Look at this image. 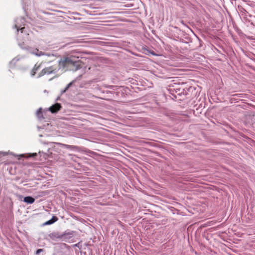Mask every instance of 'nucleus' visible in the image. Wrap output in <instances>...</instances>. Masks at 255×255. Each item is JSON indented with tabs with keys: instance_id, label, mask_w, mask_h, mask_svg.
I'll return each mask as SVG.
<instances>
[{
	"instance_id": "1",
	"label": "nucleus",
	"mask_w": 255,
	"mask_h": 255,
	"mask_svg": "<svg viewBox=\"0 0 255 255\" xmlns=\"http://www.w3.org/2000/svg\"><path fill=\"white\" fill-rule=\"evenodd\" d=\"M78 57L70 56V57H65V68L67 66H71L72 70L73 71H77L82 69V74H80L76 79H80L82 74L86 72V67H84V64L80 60Z\"/></svg>"
},
{
	"instance_id": "2",
	"label": "nucleus",
	"mask_w": 255,
	"mask_h": 255,
	"mask_svg": "<svg viewBox=\"0 0 255 255\" xmlns=\"http://www.w3.org/2000/svg\"><path fill=\"white\" fill-rule=\"evenodd\" d=\"M62 108L61 105L59 103H56L51 107H50L48 109V110L52 114L56 113L58 111H59L60 109Z\"/></svg>"
},
{
	"instance_id": "3",
	"label": "nucleus",
	"mask_w": 255,
	"mask_h": 255,
	"mask_svg": "<svg viewBox=\"0 0 255 255\" xmlns=\"http://www.w3.org/2000/svg\"><path fill=\"white\" fill-rule=\"evenodd\" d=\"M53 71V69L52 67L45 68L38 74V77H41L45 74H50Z\"/></svg>"
},
{
	"instance_id": "4",
	"label": "nucleus",
	"mask_w": 255,
	"mask_h": 255,
	"mask_svg": "<svg viewBox=\"0 0 255 255\" xmlns=\"http://www.w3.org/2000/svg\"><path fill=\"white\" fill-rule=\"evenodd\" d=\"M76 232L74 231L69 232L68 231H65V241H67V239H69L71 237L75 235Z\"/></svg>"
},
{
	"instance_id": "5",
	"label": "nucleus",
	"mask_w": 255,
	"mask_h": 255,
	"mask_svg": "<svg viewBox=\"0 0 255 255\" xmlns=\"http://www.w3.org/2000/svg\"><path fill=\"white\" fill-rule=\"evenodd\" d=\"M35 201L34 198L31 196H27L24 198L23 201L27 204H32Z\"/></svg>"
},
{
	"instance_id": "6",
	"label": "nucleus",
	"mask_w": 255,
	"mask_h": 255,
	"mask_svg": "<svg viewBox=\"0 0 255 255\" xmlns=\"http://www.w3.org/2000/svg\"><path fill=\"white\" fill-rule=\"evenodd\" d=\"M57 219H58L56 217L54 216L52 217V218L51 220H49L46 221V222H45L43 224V225H51V224L54 223V222H55L56 221H57Z\"/></svg>"
},
{
	"instance_id": "7",
	"label": "nucleus",
	"mask_w": 255,
	"mask_h": 255,
	"mask_svg": "<svg viewBox=\"0 0 255 255\" xmlns=\"http://www.w3.org/2000/svg\"><path fill=\"white\" fill-rule=\"evenodd\" d=\"M36 116L37 118L39 119H44L43 117L42 110L41 108L39 109L37 111Z\"/></svg>"
},
{
	"instance_id": "8",
	"label": "nucleus",
	"mask_w": 255,
	"mask_h": 255,
	"mask_svg": "<svg viewBox=\"0 0 255 255\" xmlns=\"http://www.w3.org/2000/svg\"><path fill=\"white\" fill-rule=\"evenodd\" d=\"M33 53L37 56H40L44 55V53L41 51H39L38 49H36L34 51H33Z\"/></svg>"
},
{
	"instance_id": "9",
	"label": "nucleus",
	"mask_w": 255,
	"mask_h": 255,
	"mask_svg": "<svg viewBox=\"0 0 255 255\" xmlns=\"http://www.w3.org/2000/svg\"><path fill=\"white\" fill-rule=\"evenodd\" d=\"M40 67V64L37 65V64H36L34 67H33V69L34 70V71L37 72L39 69Z\"/></svg>"
},
{
	"instance_id": "10",
	"label": "nucleus",
	"mask_w": 255,
	"mask_h": 255,
	"mask_svg": "<svg viewBox=\"0 0 255 255\" xmlns=\"http://www.w3.org/2000/svg\"><path fill=\"white\" fill-rule=\"evenodd\" d=\"M15 28L17 29V31H18L19 30H21V32H23V29L25 28L24 27H22L20 28L19 27H18L17 25H15L14 26Z\"/></svg>"
},
{
	"instance_id": "11",
	"label": "nucleus",
	"mask_w": 255,
	"mask_h": 255,
	"mask_svg": "<svg viewBox=\"0 0 255 255\" xmlns=\"http://www.w3.org/2000/svg\"><path fill=\"white\" fill-rule=\"evenodd\" d=\"M75 81H73L72 82L70 83L67 86V87L65 88V92L66 91V90L67 89H68V88H69L70 87V86L73 84V83Z\"/></svg>"
},
{
	"instance_id": "12",
	"label": "nucleus",
	"mask_w": 255,
	"mask_h": 255,
	"mask_svg": "<svg viewBox=\"0 0 255 255\" xmlns=\"http://www.w3.org/2000/svg\"><path fill=\"white\" fill-rule=\"evenodd\" d=\"M43 251V250L42 249H38L36 251V254H39L41 252H42Z\"/></svg>"
},
{
	"instance_id": "13",
	"label": "nucleus",
	"mask_w": 255,
	"mask_h": 255,
	"mask_svg": "<svg viewBox=\"0 0 255 255\" xmlns=\"http://www.w3.org/2000/svg\"><path fill=\"white\" fill-rule=\"evenodd\" d=\"M36 73V71H34V70L32 69L31 71V75L32 76H34V75H35Z\"/></svg>"
},
{
	"instance_id": "14",
	"label": "nucleus",
	"mask_w": 255,
	"mask_h": 255,
	"mask_svg": "<svg viewBox=\"0 0 255 255\" xmlns=\"http://www.w3.org/2000/svg\"><path fill=\"white\" fill-rule=\"evenodd\" d=\"M36 155H37V154L36 153H35L32 154L31 155L29 156V157H34V156H35Z\"/></svg>"
},
{
	"instance_id": "15",
	"label": "nucleus",
	"mask_w": 255,
	"mask_h": 255,
	"mask_svg": "<svg viewBox=\"0 0 255 255\" xmlns=\"http://www.w3.org/2000/svg\"><path fill=\"white\" fill-rule=\"evenodd\" d=\"M74 246L78 247V248H80L79 243H78V244H76L74 245Z\"/></svg>"
},
{
	"instance_id": "16",
	"label": "nucleus",
	"mask_w": 255,
	"mask_h": 255,
	"mask_svg": "<svg viewBox=\"0 0 255 255\" xmlns=\"http://www.w3.org/2000/svg\"><path fill=\"white\" fill-rule=\"evenodd\" d=\"M151 54H152V55H156V54L154 53V52H151Z\"/></svg>"
},
{
	"instance_id": "17",
	"label": "nucleus",
	"mask_w": 255,
	"mask_h": 255,
	"mask_svg": "<svg viewBox=\"0 0 255 255\" xmlns=\"http://www.w3.org/2000/svg\"><path fill=\"white\" fill-rule=\"evenodd\" d=\"M65 248H68V247L65 244H64Z\"/></svg>"
},
{
	"instance_id": "18",
	"label": "nucleus",
	"mask_w": 255,
	"mask_h": 255,
	"mask_svg": "<svg viewBox=\"0 0 255 255\" xmlns=\"http://www.w3.org/2000/svg\"><path fill=\"white\" fill-rule=\"evenodd\" d=\"M112 87H113V86H110L109 87V88H112Z\"/></svg>"
}]
</instances>
